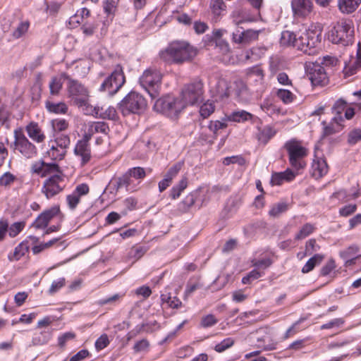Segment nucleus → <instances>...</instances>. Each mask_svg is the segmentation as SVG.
I'll return each instance as SVG.
<instances>
[{"instance_id": "obj_1", "label": "nucleus", "mask_w": 361, "mask_h": 361, "mask_svg": "<svg viewBox=\"0 0 361 361\" xmlns=\"http://www.w3.org/2000/svg\"><path fill=\"white\" fill-rule=\"evenodd\" d=\"M31 172L41 177L49 176L42 188V192L48 199L59 193L66 187L65 175L56 163L37 161L32 164Z\"/></svg>"}, {"instance_id": "obj_2", "label": "nucleus", "mask_w": 361, "mask_h": 361, "mask_svg": "<svg viewBox=\"0 0 361 361\" xmlns=\"http://www.w3.org/2000/svg\"><path fill=\"white\" fill-rule=\"evenodd\" d=\"M197 54V49L185 41H175L160 53L161 58L177 64L191 61Z\"/></svg>"}, {"instance_id": "obj_3", "label": "nucleus", "mask_w": 361, "mask_h": 361, "mask_svg": "<svg viewBox=\"0 0 361 361\" xmlns=\"http://www.w3.org/2000/svg\"><path fill=\"white\" fill-rule=\"evenodd\" d=\"M284 148L288 152L289 164L294 170L298 171L305 167L304 159L308 154V149L300 141L295 139L288 140L285 143Z\"/></svg>"}, {"instance_id": "obj_4", "label": "nucleus", "mask_w": 361, "mask_h": 361, "mask_svg": "<svg viewBox=\"0 0 361 361\" xmlns=\"http://www.w3.org/2000/svg\"><path fill=\"white\" fill-rule=\"evenodd\" d=\"M329 39L334 44L347 46L353 42L354 28L350 20H342L338 22L329 34Z\"/></svg>"}, {"instance_id": "obj_5", "label": "nucleus", "mask_w": 361, "mask_h": 361, "mask_svg": "<svg viewBox=\"0 0 361 361\" xmlns=\"http://www.w3.org/2000/svg\"><path fill=\"white\" fill-rule=\"evenodd\" d=\"M183 104L180 97L166 95L156 101L154 109L157 112L173 118H176L184 109Z\"/></svg>"}, {"instance_id": "obj_6", "label": "nucleus", "mask_w": 361, "mask_h": 361, "mask_svg": "<svg viewBox=\"0 0 361 361\" xmlns=\"http://www.w3.org/2000/svg\"><path fill=\"white\" fill-rule=\"evenodd\" d=\"M147 101L142 95L136 92H129L119 103L118 109L123 116L130 114H140L147 108Z\"/></svg>"}, {"instance_id": "obj_7", "label": "nucleus", "mask_w": 361, "mask_h": 361, "mask_svg": "<svg viewBox=\"0 0 361 361\" xmlns=\"http://www.w3.org/2000/svg\"><path fill=\"white\" fill-rule=\"evenodd\" d=\"M162 75L157 68H149L144 71L139 79L142 87L152 98H156L159 94Z\"/></svg>"}, {"instance_id": "obj_8", "label": "nucleus", "mask_w": 361, "mask_h": 361, "mask_svg": "<svg viewBox=\"0 0 361 361\" xmlns=\"http://www.w3.org/2000/svg\"><path fill=\"white\" fill-rule=\"evenodd\" d=\"M52 127L56 133H58L56 137V147L52 146L49 154L54 159H62L66 154L68 147V140L63 138L60 133L65 130L68 127V123L65 119H54L52 121Z\"/></svg>"}, {"instance_id": "obj_9", "label": "nucleus", "mask_w": 361, "mask_h": 361, "mask_svg": "<svg viewBox=\"0 0 361 361\" xmlns=\"http://www.w3.org/2000/svg\"><path fill=\"white\" fill-rule=\"evenodd\" d=\"M320 42V35L309 30L298 36L294 47L305 54L314 55L317 53V46Z\"/></svg>"}, {"instance_id": "obj_10", "label": "nucleus", "mask_w": 361, "mask_h": 361, "mask_svg": "<svg viewBox=\"0 0 361 361\" xmlns=\"http://www.w3.org/2000/svg\"><path fill=\"white\" fill-rule=\"evenodd\" d=\"M203 83L195 81L185 85L182 89L180 99L184 103V109L188 105H195L202 101Z\"/></svg>"}, {"instance_id": "obj_11", "label": "nucleus", "mask_w": 361, "mask_h": 361, "mask_svg": "<svg viewBox=\"0 0 361 361\" xmlns=\"http://www.w3.org/2000/svg\"><path fill=\"white\" fill-rule=\"evenodd\" d=\"M126 82L123 69L117 65L114 71L102 83L99 90L107 92L109 95L116 94Z\"/></svg>"}, {"instance_id": "obj_12", "label": "nucleus", "mask_w": 361, "mask_h": 361, "mask_svg": "<svg viewBox=\"0 0 361 361\" xmlns=\"http://www.w3.org/2000/svg\"><path fill=\"white\" fill-rule=\"evenodd\" d=\"M14 145L19 152L27 159L34 157L37 154L36 147L29 141L20 130L14 131Z\"/></svg>"}, {"instance_id": "obj_13", "label": "nucleus", "mask_w": 361, "mask_h": 361, "mask_svg": "<svg viewBox=\"0 0 361 361\" xmlns=\"http://www.w3.org/2000/svg\"><path fill=\"white\" fill-rule=\"evenodd\" d=\"M89 98L87 88L77 80L69 78V104L81 105Z\"/></svg>"}, {"instance_id": "obj_14", "label": "nucleus", "mask_w": 361, "mask_h": 361, "mask_svg": "<svg viewBox=\"0 0 361 361\" xmlns=\"http://www.w3.org/2000/svg\"><path fill=\"white\" fill-rule=\"evenodd\" d=\"M310 80L313 85L324 86L328 83L329 79L327 76L326 69L324 66H322L319 61L313 63L312 67L310 68Z\"/></svg>"}, {"instance_id": "obj_15", "label": "nucleus", "mask_w": 361, "mask_h": 361, "mask_svg": "<svg viewBox=\"0 0 361 361\" xmlns=\"http://www.w3.org/2000/svg\"><path fill=\"white\" fill-rule=\"evenodd\" d=\"M90 138V135L85 134L82 140L78 141L74 149L75 154L81 158L82 166L86 164L91 158L90 147L89 145Z\"/></svg>"}, {"instance_id": "obj_16", "label": "nucleus", "mask_w": 361, "mask_h": 361, "mask_svg": "<svg viewBox=\"0 0 361 361\" xmlns=\"http://www.w3.org/2000/svg\"><path fill=\"white\" fill-rule=\"evenodd\" d=\"M291 8L296 18H305L313 9L312 0H291Z\"/></svg>"}, {"instance_id": "obj_17", "label": "nucleus", "mask_w": 361, "mask_h": 361, "mask_svg": "<svg viewBox=\"0 0 361 361\" xmlns=\"http://www.w3.org/2000/svg\"><path fill=\"white\" fill-rule=\"evenodd\" d=\"M261 30H247L240 31L238 30L233 32L232 39L233 42L237 44H249L250 42L258 39V36Z\"/></svg>"}, {"instance_id": "obj_18", "label": "nucleus", "mask_w": 361, "mask_h": 361, "mask_svg": "<svg viewBox=\"0 0 361 361\" xmlns=\"http://www.w3.org/2000/svg\"><path fill=\"white\" fill-rule=\"evenodd\" d=\"M183 164L178 162L169 169L163 180L159 182V190L164 192L172 183L173 179L178 175Z\"/></svg>"}, {"instance_id": "obj_19", "label": "nucleus", "mask_w": 361, "mask_h": 361, "mask_svg": "<svg viewBox=\"0 0 361 361\" xmlns=\"http://www.w3.org/2000/svg\"><path fill=\"white\" fill-rule=\"evenodd\" d=\"M89 191V186L86 183L77 185L72 194L69 195V209H74L80 202L81 197L88 194Z\"/></svg>"}, {"instance_id": "obj_20", "label": "nucleus", "mask_w": 361, "mask_h": 361, "mask_svg": "<svg viewBox=\"0 0 361 361\" xmlns=\"http://www.w3.org/2000/svg\"><path fill=\"white\" fill-rule=\"evenodd\" d=\"M115 187L117 190L125 188L127 191L134 192L137 190V185L133 183V178L126 171L121 176L114 180Z\"/></svg>"}, {"instance_id": "obj_21", "label": "nucleus", "mask_w": 361, "mask_h": 361, "mask_svg": "<svg viewBox=\"0 0 361 361\" xmlns=\"http://www.w3.org/2000/svg\"><path fill=\"white\" fill-rule=\"evenodd\" d=\"M56 214V210L52 209L50 210L45 211L39 214L35 221L32 223V227L35 229H42L47 227L49 221Z\"/></svg>"}, {"instance_id": "obj_22", "label": "nucleus", "mask_w": 361, "mask_h": 361, "mask_svg": "<svg viewBox=\"0 0 361 361\" xmlns=\"http://www.w3.org/2000/svg\"><path fill=\"white\" fill-rule=\"evenodd\" d=\"M235 92L238 100L243 103L249 102L251 99V93L245 82L240 80L235 82Z\"/></svg>"}, {"instance_id": "obj_23", "label": "nucleus", "mask_w": 361, "mask_h": 361, "mask_svg": "<svg viewBox=\"0 0 361 361\" xmlns=\"http://www.w3.org/2000/svg\"><path fill=\"white\" fill-rule=\"evenodd\" d=\"M25 129L28 136L32 140L37 142H42L44 140L45 135L37 123L31 122L26 126Z\"/></svg>"}, {"instance_id": "obj_24", "label": "nucleus", "mask_w": 361, "mask_h": 361, "mask_svg": "<svg viewBox=\"0 0 361 361\" xmlns=\"http://www.w3.org/2000/svg\"><path fill=\"white\" fill-rule=\"evenodd\" d=\"M361 3V0H338L339 10L343 13L354 12Z\"/></svg>"}, {"instance_id": "obj_25", "label": "nucleus", "mask_w": 361, "mask_h": 361, "mask_svg": "<svg viewBox=\"0 0 361 361\" xmlns=\"http://www.w3.org/2000/svg\"><path fill=\"white\" fill-rule=\"evenodd\" d=\"M313 176L319 178L328 172V165L326 161L323 159H319L317 161H314L312 163Z\"/></svg>"}, {"instance_id": "obj_26", "label": "nucleus", "mask_w": 361, "mask_h": 361, "mask_svg": "<svg viewBox=\"0 0 361 361\" xmlns=\"http://www.w3.org/2000/svg\"><path fill=\"white\" fill-rule=\"evenodd\" d=\"M361 68V49L358 48L356 58L349 64H345L344 73L346 75H353L357 70Z\"/></svg>"}, {"instance_id": "obj_27", "label": "nucleus", "mask_w": 361, "mask_h": 361, "mask_svg": "<svg viewBox=\"0 0 361 361\" xmlns=\"http://www.w3.org/2000/svg\"><path fill=\"white\" fill-rule=\"evenodd\" d=\"M254 118V116L244 110L236 111L232 112L230 115L227 116V120L233 122H245L249 120H252Z\"/></svg>"}, {"instance_id": "obj_28", "label": "nucleus", "mask_w": 361, "mask_h": 361, "mask_svg": "<svg viewBox=\"0 0 361 361\" xmlns=\"http://www.w3.org/2000/svg\"><path fill=\"white\" fill-rule=\"evenodd\" d=\"M29 246L27 242H22L16 247L13 253L8 256L9 261H18L28 252Z\"/></svg>"}, {"instance_id": "obj_29", "label": "nucleus", "mask_w": 361, "mask_h": 361, "mask_svg": "<svg viewBox=\"0 0 361 361\" xmlns=\"http://www.w3.org/2000/svg\"><path fill=\"white\" fill-rule=\"evenodd\" d=\"M214 91L216 95L221 99L228 97L229 87L227 81L224 79L218 80Z\"/></svg>"}, {"instance_id": "obj_30", "label": "nucleus", "mask_w": 361, "mask_h": 361, "mask_svg": "<svg viewBox=\"0 0 361 361\" xmlns=\"http://www.w3.org/2000/svg\"><path fill=\"white\" fill-rule=\"evenodd\" d=\"M51 336V332L49 329H44L39 333H35L32 338V344L34 345H43L47 343Z\"/></svg>"}, {"instance_id": "obj_31", "label": "nucleus", "mask_w": 361, "mask_h": 361, "mask_svg": "<svg viewBox=\"0 0 361 361\" xmlns=\"http://www.w3.org/2000/svg\"><path fill=\"white\" fill-rule=\"evenodd\" d=\"M298 35L293 32L289 30H284L281 32L280 43L283 46H292L296 44Z\"/></svg>"}, {"instance_id": "obj_32", "label": "nucleus", "mask_w": 361, "mask_h": 361, "mask_svg": "<svg viewBox=\"0 0 361 361\" xmlns=\"http://www.w3.org/2000/svg\"><path fill=\"white\" fill-rule=\"evenodd\" d=\"M324 258V257L322 255H314L313 257L309 259L306 264L303 266V267L302 268V272L304 274L309 273L310 271L313 270L316 265L319 264L322 262Z\"/></svg>"}, {"instance_id": "obj_33", "label": "nucleus", "mask_w": 361, "mask_h": 361, "mask_svg": "<svg viewBox=\"0 0 361 361\" xmlns=\"http://www.w3.org/2000/svg\"><path fill=\"white\" fill-rule=\"evenodd\" d=\"M188 186L187 178H183L177 185H174L170 190V197L173 200H176L180 197L182 192Z\"/></svg>"}, {"instance_id": "obj_34", "label": "nucleus", "mask_w": 361, "mask_h": 361, "mask_svg": "<svg viewBox=\"0 0 361 361\" xmlns=\"http://www.w3.org/2000/svg\"><path fill=\"white\" fill-rule=\"evenodd\" d=\"M75 106L81 109L82 111L85 115H92L94 116L95 117H98V111L99 110H102V108L99 106H92V105H90L88 102V99H85V102H84V104Z\"/></svg>"}, {"instance_id": "obj_35", "label": "nucleus", "mask_w": 361, "mask_h": 361, "mask_svg": "<svg viewBox=\"0 0 361 361\" xmlns=\"http://www.w3.org/2000/svg\"><path fill=\"white\" fill-rule=\"evenodd\" d=\"M46 108L49 112L55 114H66L68 108L65 103H52L47 101L46 102Z\"/></svg>"}, {"instance_id": "obj_36", "label": "nucleus", "mask_w": 361, "mask_h": 361, "mask_svg": "<svg viewBox=\"0 0 361 361\" xmlns=\"http://www.w3.org/2000/svg\"><path fill=\"white\" fill-rule=\"evenodd\" d=\"M288 209V204L286 202H279L272 206L269 210V214L272 217H278L282 213H284Z\"/></svg>"}, {"instance_id": "obj_37", "label": "nucleus", "mask_w": 361, "mask_h": 361, "mask_svg": "<svg viewBox=\"0 0 361 361\" xmlns=\"http://www.w3.org/2000/svg\"><path fill=\"white\" fill-rule=\"evenodd\" d=\"M315 230V227L310 224H305L299 231V232L295 235V239L297 240H302L310 235L311 233L314 232Z\"/></svg>"}, {"instance_id": "obj_38", "label": "nucleus", "mask_w": 361, "mask_h": 361, "mask_svg": "<svg viewBox=\"0 0 361 361\" xmlns=\"http://www.w3.org/2000/svg\"><path fill=\"white\" fill-rule=\"evenodd\" d=\"M102 110H99L98 111V117L103 119H109L114 120L116 117V111L114 107L108 106L104 108V106H101Z\"/></svg>"}, {"instance_id": "obj_39", "label": "nucleus", "mask_w": 361, "mask_h": 361, "mask_svg": "<svg viewBox=\"0 0 361 361\" xmlns=\"http://www.w3.org/2000/svg\"><path fill=\"white\" fill-rule=\"evenodd\" d=\"M360 250V247L358 245L355 244H353L347 247L345 250H341L339 252V256L342 259H348L352 257H356L355 255Z\"/></svg>"}, {"instance_id": "obj_40", "label": "nucleus", "mask_w": 361, "mask_h": 361, "mask_svg": "<svg viewBox=\"0 0 361 361\" xmlns=\"http://www.w3.org/2000/svg\"><path fill=\"white\" fill-rule=\"evenodd\" d=\"M211 8L213 13L219 16L222 12L226 11V6L223 0H211Z\"/></svg>"}, {"instance_id": "obj_41", "label": "nucleus", "mask_w": 361, "mask_h": 361, "mask_svg": "<svg viewBox=\"0 0 361 361\" xmlns=\"http://www.w3.org/2000/svg\"><path fill=\"white\" fill-rule=\"evenodd\" d=\"M214 102L208 100L200 106V114L202 118H206L214 111Z\"/></svg>"}, {"instance_id": "obj_42", "label": "nucleus", "mask_w": 361, "mask_h": 361, "mask_svg": "<svg viewBox=\"0 0 361 361\" xmlns=\"http://www.w3.org/2000/svg\"><path fill=\"white\" fill-rule=\"evenodd\" d=\"M276 95L284 104H290L295 99V95L290 91L285 89H279Z\"/></svg>"}, {"instance_id": "obj_43", "label": "nucleus", "mask_w": 361, "mask_h": 361, "mask_svg": "<svg viewBox=\"0 0 361 361\" xmlns=\"http://www.w3.org/2000/svg\"><path fill=\"white\" fill-rule=\"evenodd\" d=\"M195 193L188 195L180 204V209L184 212H187L195 204Z\"/></svg>"}, {"instance_id": "obj_44", "label": "nucleus", "mask_w": 361, "mask_h": 361, "mask_svg": "<svg viewBox=\"0 0 361 361\" xmlns=\"http://www.w3.org/2000/svg\"><path fill=\"white\" fill-rule=\"evenodd\" d=\"M274 133L272 129L267 126L258 135V140L262 143L266 144L274 136Z\"/></svg>"}, {"instance_id": "obj_45", "label": "nucleus", "mask_w": 361, "mask_h": 361, "mask_svg": "<svg viewBox=\"0 0 361 361\" xmlns=\"http://www.w3.org/2000/svg\"><path fill=\"white\" fill-rule=\"evenodd\" d=\"M127 171L133 178L136 180H142L146 176L145 169L140 166L130 168Z\"/></svg>"}, {"instance_id": "obj_46", "label": "nucleus", "mask_w": 361, "mask_h": 361, "mask_svg": "<svg viewBox=\"0 0 361 361\" xmlns=\"http://www.w3.org/2000/svg\"><path fill=\"white\" fill-rule=\"evenodd\" d=\"M161 299L163 302H166L171 308H178L182 302L176 297H171L165 294L161 295Z\"/></svg>"}, {"instance_id": "obj_47", "label": "nucleus", "mask_w": 361, "mask_h": 361, "mask_svg": "<svg viewBox=\"0 0 361 361\" xmlns=\"http://www.w3.org/2000/svg\"><path fill=\"white\" fill-rule=\"evenodd\" d=\"M322 125H324L322 137L331 135L341 130V128H338L333 122H331L329 124L326 125V121H323Z\"/></svg>"}, {"instance_id": "obj_48", "label": "nucleus", "mask_w": 361, "mask_h": 361, "mask_svg": "<svg viewBox=\"0 0 361 361\" xmlns=\"http://www.w3.org/2000/svg\"><path fill=\"white\" fill-rule=\"evenodd\" d=\"M360 141H361V128L352 130L348 135V143L354 145Z\"/></svg>"}, {"instance_id": "obj_49", "label": "nucleus", "mask_w": 361, "mask_h": 361, "mask_svg": "<svg viewBox=\"0 0 361 361\" xmlns=\"http://www.w3.org/2000/svg\"><path fill=\"white\" fill-rule=\"evenodd\" d=\"M62 87L61 77H54L49 83L50 93L51 94H57Z\"/></svg>"}, {"instance_id": "obj_50", "label": "nucleus", "mask_w": 361, "mask_h": 361, "mask_svg": "<svg viewBox=\"0 0 361 361\" xmlns=\"http://www.w3.org/2000/svg\"><path fill=\"white\" fill-rule=\"evenodd\" d=\"M262 274L263 273L260 272L257 269H255L242 279V283L243 284H250L252 281L260 278Z\"/></svg>"}, {"instance_id": "obj_51", "label": "nucleus", "mask_w": 361, "mask_h": 361, "mask_svg": "<svg viewBox=\"0 0 361 361\" xmlns=\"http://www.w3.org/2000/svg\"><path fill=\"white\" fill-rule=\"evenodd\" d=\"M16 180V176L11 172H6L0 177V186L8 187Z\"/></svg>"}, {"instance_id": "obj_52", "label": "nucleus", "mask_w": 361, "mask_h": 361, "mask_svg": "<svg viewBox=\"0 0 361 361\" xmlns=\"http://www.w3.org/2000/svg\"><path fill=\"white\" fill-rule=\"evenodd\" d=\"M234 344V340L232 338H227L223 340L221 343L216 344L214 350L218 353H222L226 349L231 348Z\"/></svg>"}, {"instance_id": "obj_53", "label": "nucleus", "mask_w": 361, "mask_h": 361, "mask_svg": "<svg viewBox=\"0 0 361 361\" xmlns=\"http://www.w3.org/2000/svg\"><path fill=\"white\" fill-rule=\"evenodd\" d=\"M29 26L30 23L28 21L21 22L13 31V36L16 39L20 38L27 31Z\"/></svg>"}, {"instance_id": "obj_54", "label": "nucleus", "mask_w": 361, "mask_h": 361, "mask_svg": "<svg viewBox=\"0 0 361 361\" xmlns=\"http://www.w3.org/2000/svg\"><path fill=\"white\" fill-rule=\"evenodd\" d=\"M320 250V246L317 243L314 238L310 239L306 242L305 253L306 255H311L313 252H317Z\"/></svg>"}, {"instance_id": "obj_55", "label": "nucleus", "mask_w": 361, "mask_h": 361, "mask_svg": "<svg viewBox=\"0 0 361 361\" xmlns=\"http://www.w3.org/2000/svg\"><path fill=\"white\" fill-rule=\"evenodd\" d=\"M149 347V342L146 338H143L135 343L133 350L136 353L140 352H147L148 351Z\"/></svg>"}, {"instance_id": "obj_56", "label": "nucleus", "mask_w": 361, "mask_h": 361, "mask_svg": "<svg viewBox=\"0 0 361 361\" xmlns=\"http://www.w3.org/2000/svg\"><path fill=\"white\" fill-rule=\"evenodd\" d=\"M247 76H255L256 80L262 81L264 79V71L261 68L258 66H254L247 70Z\"/></svg>"}, {"instance_id": "obj_57", "label": "nucleus", "mask_w": 361, "mask_h": 361, "mask_svg": "<svg viewBox=\"0 0 361 361\" xmlns=\"http://www.w3.org/2000/svg\"><path fill=\"white\" fill-rule=\"evenodd\" d=\"M319 63L324 66L325 69L326 68H331L336 66L338 60L336 57L331 56H325L322 59H319Z\"/></svg>"}, {"instance_id": "obj_58", "label": "nucleus", "mask_w": 361, "mask_h": 361, "mask_svg": "<svg viewBox=\"0 0 361 361\" xmlns=\"http://www.w3.org/2000/svg\"><path fill=\"white\" fill-rule=\"evenodd\" d=\"M343 324H344V320L343 318H336L326 324H322L321 326L320 329L322 330H323V329H332L334 327H340Z\"/></svg>"}, {"instance_id": "obj_59", "label": "nucleus", "mask_w": 361, "mask_h": 361, "mask_svg": "<svg viewBox=\"0 0 361 361\" xmlns=\"http://www.w3.org/2000/svg\"><path fill=\"white\" fill-rule=\"evenodd\" d=\"M235 163H237L239 165L243 166L245 164V159L240 156H232L224 158L223 161V164L226 166Z\"/></svg>"}, {"instance_id": "obj_60", "label": "nucleus", "mask_w": 361, "mask_h": 361, "mask_svg": "<svg viewBox=\"0 0 361 361\" xmlns=\"http://www.w3.org/2000/svg\"><path fill=\"white\" fill-rule=\"evenodd\" d=\"M347 102L343 99H338L332 107L333 113L335 114H341L346 109Z\"/></svg>"}, {"instance_id": "obj_61", "label": "nucleus", "mask_w": 361, "mask_h": 361, "mask_svg": "<svg viewBox=\"0 0 361 361\" xmlns=\"http://www.w3.org/2000/svg\"><path fill=\"white\" fill-rule=\"evenodd\" d=\"M336 268V263L333 259H330L326 264L322 267L320 271V275L326 276L329 275Z\"/></svg>"}, {"instance_id": "obj_62", "label": "nucleus", "mask_w": 361, "mask_h": 361, "mask_svg": "<svg viewBox=\"0 0 361 361\" xmlns=\"http://www.w3.org/2000/svg\"><path fill=\"white\" fill-rule=\"evenodd\" d=\"M217 322L218 320L213 314H208L202 317L201 320V325L204 328H208L215 325Z\"/></svg>"}, {"instance_id": "obj_63", "label": "nucleus", "mask_w": 361, "mask_h": 361, "mask_svg": "<svg viewBox=\"0 0 361 361\" xmlns=\"http://www.w3.org/2000/svg\"><path fill=\"white\" fill-rule=\"evenodd\" d=\"M25 223L23 221L13 224L9 228V235L11 237L16 236L24 228Z\"/></svg>"}, {"instance_id": "obj_64", "label": "nucleus", "mask_w": 361, "mask_h": 361, "mask_svg": "<svg viewBox=\"0 0 361 361\" xmlns=\"http://www.w3.org/2000/svg\"><path fill=\"white\" fill-rule=\"evenodd\" d=\"M65 285H66V279L65 278H62L57 281H54L52 282V283L49 288V293L50 294H54V293H56L60 288H61Z\"/></svg>"}]
</instances>
